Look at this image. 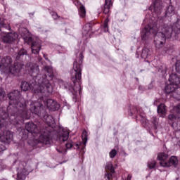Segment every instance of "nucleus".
<instances>
[{"label": "nucleus", "instance_id": "nucleus-25", "mask_svg": "<svg viewBox=\"0 0 180 180\" xmlns=\"http://www.w3.org/2000/svg\"><path fill=\"white\" fill-rule=\"evenodd\" d=\"M158 113H161L164 116L166 113L165 105L162 103L158 106Z\"/></svg>", "mask_w": 180, "mask_h": 180}, {"label": "nucleus", "instance_id": "nucleus-11", "mask_svg": "<svg viewBox=\"0 0 180 180\" xmlns=\"http://www.w3.org/2000/svg\"><path fill=\"white\" fill-rule=\"evenodd\" d=\"M24 40L25 43L30 44L32 54H39L40 53L41 43H40L39 40H34L32 37H24Z\"/></svg>", "mask_w": 180, "mask_h": 180}, {"label": "nucleus", "instance_id": "nucleus-36", "mask_svg": "<svg viewBox=\"0 0 180 180\" xmlns=\"http://www.w3.org/2000/svg\"><path fill=\"white\" fill-rule=\"evenodd\" d=\"M56 150L60 154H65V149L63 148H57Z\"/></svg>", "mask_w": 180, "mask_h": 180}, {"label": "nucleus", "instance_id": "nucleus-17", "mask_svg": "<svg viewBox=\"0 0 180 180\" xmlns=\"http://www.w3.org/2000/svg\"><path fill=\"white\" fill-rule=\"evenodd\" d=\"M68 137H70V132L67 130H63L58 135V141L60 143H64V141H67L68 140Z\"/></svg>", "mask_w": 180, "mask_h": 180}, {"label": "nucleus", "instance_id": "nucleus-13", "mask_svg": "<svg viewBox=\"0 0 180 180\" xmlns=\"http://www.w3.org/2000/svg\"><path fill=\"white\" fill-rule=\"evenodd\" d=\"M161 9H162V1L161 0H155L153 6L150 7V11L158 13V15H160Z\"/></svg>", "mask_w": 180, "mask_h": 180}, {"label": "nucleus", "instance_id": "nucleus-33", "mask_svg": "<svg viewBox=\"0 0 180 180\" xmlns=\"http://www.w3.org/2000/svg\"><path fill=\"white\" fill-rule=\"evenodd\" d=\"M116 154H117L116 150L112 149L109 153L110 158H115V157H116Z\"/></svg>", "mask_w": 180, "mask_h": 180}, {"label": "nucleus", "instance_id": "nucleus-29", "mask_svg": "<svg viewBox=\"0 0 180 180\" xmlns=\"http://www.w3.org/2000/svg\"><path fill=\"white\" fill-rule=\"evenodd\" d=\"M82 139L84 144H86V141H88V132L86 130H84L82 134Z\"/></svg>", "mask_w": 180, "mask_h": 180}, {"label": "nucleus", "instance_id": "nucleus-20", "mask_svg": "<svg viewBox=\"0 0 180 180\" xmlns=\"http://www.w3.org/2000/svg\"><path fill=\"white\" fill-rule=\"evenodd\" d=\"M26 175H27V170H26V168L23 167L18 169V172L17 174V180L26 179Z\"/></svg>", "mask_w": 180, "mask_h": 180}, {"label": "nucleus", "instance_id": "nucleus-31", "mask_svg": "<svg viewBox=\"0 0 180 180\" xmlns=\"http://www.w3.org/2000/svg\"><path fill=\"white\" fill-rule=\"evenodd\" d=\"M148 167L150 169H153V168H155V160L149 161L148 162Z\"/></svg>", "mask_w": 180, "mask_h": 180}, {"label": "nucleus", "instance_id": "nucleus-27", "mask_svg": "<svg viewBox=\"0 0 180 180\" xmlns=\"http://www.w3.org/2000/svg\"><path fill=\"white\" fill-rule=\"evenodd\" d=\"M174 51V46H167L164 49L163 54H172Z\"/></svg>", "mask_w": 180, "mask_h": 180}, {"label": "nucleus", "instance_id": "nucleus-35", "mask_svg": "<svg viewBox=\"0 0 180 180\" xmlns=\"http://www.w3.org/2000/svg\"><path fill=\"white\" fill-rule=\"evenodd\" d=\"M176 71L180 74V60H177L176 63Z\"/></svg>", "mask_w": 180, "mask_h": 180}, {"label": "nucleus", "instance_id": "nucleus-7", "mask_svg": "<svg viewBox=\"0 0 180 180\" xmlns=\"http://www.w3.org/2000/svg\"><path fill=\"white\" fill-rule=\"evenodd\" d=\"M39 96L40 97L38 101H34L39 102L38 105L36 106L38 111L43 112V109H44V108H46V109H49V110H53V112L60 109V105L56 101L53 99L44 100L43 96H46L41 94L39 95Z\"/></svg>", "mask_w": 180, "mask_h": 180}, {"label": "nucleus", "instance_id": "nucleus-9", "mask_svg": "<svg viewBox=\"0 0 180 180\" xmlns=\"http://www.w3.org/2000/svg\"><path fill=\"white\" fill-rule=\"evenodd\" d=\"M13 139V134L10 131H4L0 134V153L6 150V146Z\"/></svg>", "mask_w": 180, "mask_h": 180}, {"label": "nucleus", "instance_id": "nucleus-42", "mask_svg": "<svg viewBox=\"0 0 180 180\" xmlns=\"http://www.w3.org/2000/svg\"><path fill=\"white\" fill-rule=\"evenodd\" d=\"M75 5H76V6H79V3L78 1V0H75Z\"/></svg>", "mask_w": 180, "mask_h": 180}, {"label": "nucleus", "instance_id": "nucleus-23", "mask_svg": "<svg viewBox=\"0 0 180 180\" xmlns=\"http://www.w3.org/2000/svg\"><path fill=\"white\" fill-rule=\"evenodd\" d=\"M152 52L150 51V49L147 48V47H144L142 50V53H141V58H148L149 56H151Z\"/></svg>", "mask_w": 180, "mask_h": 180}, {"label": "nucleus", "instance_id": "nucleus-2", "mask_svg": "<svg viewBox=\"0 0 180 180\" xmlns=\"http://www.w3.org/2000/svg\"><path fill=\"white\" fill-rule=\"evenodd\" d=\"M28 68L30 74L34 78L35 84H30L27 82H22L21 83L22 91H26L32 89L35 95H43L44 96H50L53 94V86L51 81L54 73L53 72V68L50 66H45L41 73L39 74V65L36 63H29L25 65Z\"/></svg>", "mask_w": 180, "mask_h": 180}, {"label": "nucleus", "instance_id": "nucleus-30", "mask_svg": "<svg viewBox=\"0 0 180 180\" xmlns=\"http://www.w3.org/2000/svg\"><path fill=\"white\" fill-rule=\"evenodd\" d=\"M108 23H109V16L106 18L103 25L104 32H109V25H108Z\"/></svg>", "mask_w": 180, "mask_h": 180}, {"label": "nucleus", "instance_id": "nucleus-32", "mask_svg": "<svg viewBox=\"0 0 180 180\" xmlns=\"http://www.w3.org/2000/svg\"><path fill=\"white\" fill-rule=\"evenodd\" d=\"M6 94L5 93V91L4 89H0V101H4V98H5Z\"/></svg>", "mask_w": 180, "mask_h": 180}, {"label": "nucleus", "instance_id": "nucleus-41", "mask_svg": "<svg viewBox=\"0 0 180 180\" xmlns=\"http://www.w3.org/2000/svg\"><path fill=\"white\" fill-rule=\"evenodd\" d=\"M155 129H157V117H153V122Z\"/></svg>", "mask_w": 180, "mask_h": 180}, {"label": "nucleus", "instance_id": "nucleus-6", "mask_svg": "<svg viewBox=\"0 0 180 180\" xmlns=\"http://www.w3.org/2000/svg\"><path fill=\"white\" fill-rule=\"evenodd\" d=\"M39 102H31L30 110L31 113H34V115H37L39 117H41L44 120V122L47 124L48 127H45L44 129L47 130H51L56 127V120L51 115H47L46 112V109H42V111L37 110V108H36L39 105Z\"/></svg>", "mask_w": 180, "mask_h": 180}, {"label": "nucleus", "instance_id": "nucleus-4", "mask_svg": "<svg viewBox=\"0 0 180 180\" xmlns=\"http://www.w3.org/2000/svg\"><path fill=\"white\" fill-rule=\"evenodd\" d=\"M26 50L21 49L19 52L15 55L16 61L12 65L13 60L11 56H6L0 60V68L5 72V74H8V75H13V77H17L19 75V72H20V70H22L25 65L23 62H19L22 58H23L24 56H26Z\"/></svg>", "mask_w": 180, "mask_h": 180}, {"label": "nucleus", "instance_id": "nucleus-38", "mask_svg": "<svg viewBox=\"0 0 180 180\" xmlns=\"http://www.w3.org/2000/svg\"><path fill=\"white\" fill-rule=\"evenodd\" d=\"M51 16H52V18H53V19H58V18H60L59 16H58V14H57V13H56V12H51Z\"/></svg>", "mask_w": 180, "mask_h": 180}, {"label": "nucleus", "instance_id": "nucleus-5", "mask_svg": "<svg viewBox=\"0 0 180 180\" xmlns=\"http://www.w3.org/2000/svg\"><path fill=\"white\" fill-rule=\"evenodd\" d=\"M84 60V56L82 55V53L79 54V58L76 59V60L74 62L73 64V69L71 71V77H72V81L74 84V86L72 85L69 84L68 86H65V88L66 89H69L70 92H72L73 96V99L75 102H77V94H81V92L82 91V88H81V84H79V82L77 83V81L81 80V77L82 76V63Z\"/></svg>", "mask_w": 180, "mask_h": 180}, {"label": "nucleus", "instance_id": "nucleus-1", "mask_svg": "<svg viewBox=\"0 0 180 180\" xmlns=\"http://www.w3.org/2000/svg\"><path fill=\"white\" fill-rule=\"evenodd\" d=\"M9 105L0 108V129L6 127L8 120L12 124H19L20 120L30 119V112L26 108V101L20 96V92L14 90L8 94Z\"/></svg>", "mask_w": 180, "mask_h": 180}, {"label": "nucleus", "instance_id": "nucleus-34", "mask_svg": "<svg viewBox=\"0 0 180 180\" xmlns=\"http://www.w3.org/2000/svg\"><path fill=\"white\" fill-rule=\"evenodd\" d=\"M174 112L180 115V104H178L174 107Z\"/></svg>", "mask_w": 180, "mask_h": 180}, {"label": "nucleus", "instance_id": "nucleus-39", "mask_svg": "<svg viewBox=\"0 0 180 180\" xmlns=\"http://www.w3.org/2000/svg\"><path fill=\"white\" fill-rule=\"evenodd\" d=\"M66 148H72V143L68 142L65 144Z\"/></svg>", "mask_w": 180, "mask_h": 180}, {"label": "nucleus", "instance_id": "nucleus-37", "mask_svg": "<svg viewBox=\"0 0 180 180\" xmlns=\"http://www.w3.org/2000/svg\"><path fill=\"white\" fill-rule=\"evenodd\" d=\"M168 119H169V120H170V122H174V120H175V119H176V117L174 114H170L168 116Z\"/></svg>", "mask_w": 180, "mask_h": 180}, {"label": "nucleus", "instance_id": "nucleus-19", "mask_svg": "<svg viewBox=\"0 0 180 180\" xmlns=\"http://www.w3.org/2000/svg\"><path fill=\"white\" fill-rule=\"evenodd\" d=\"M162 165V167H171L172 165L176 167L178 165V158L175 156H172L167 162H163Z\"/></svg>", "mask_w": 180, "mask_h": 180}, {"label": "nucleus", "instance_id": "nucleus-10", "mask_svg": "<svg viewBox=\"0 0 180 180\" xmlns=\"http://www.w3.org/2000/svg\"><path fill=\"white\" fill-rule=\"evenodd\" d=\"M44 127L43 124H34L33 122H27L25 124V130L32 134L33 137H36V136H39L41 132V129Z\"/></svg>", "mask_w": 180, "mask_h": 180}, {"label": "nucleus", "instance_id": "nucleus-16", "mask_svg": "<svg viewBox=\"0 0 180 180\" xmlns=\"http://www.w3.org/2000/svg\"><path fill=\"white\" fill-rule=\"evenodd\" d=\"M167 27L169 29L172 30V34H179L180 33V20L178 19L176 20V22L172 25V26H169L168 25H167Z\"/></svg>", "mask_w": 180, "mask_h": 180}, {"label": "nucleus", "instance_id": "nucleus-24", "mask_svg": "<svg viewBox=\"0 0 180 180\" xmlns=\"http://www.w3.org/2000/svg\"><path fill=\"white\" fill-rule=\"evenodd\" d=\"M173 15H175V8L169 5L166 10V16H173Z\"/></svg>", "mask_w": 180, "mask_h": 180}, {"label": "nucleus", "instance_id": "nucleus-28", "mask_svg": "<svg viewBox=\"0 0 180 180\" xmlns=\"http://www.w3.org/2000/svg\"><path fill=\"white\" fill-rule=\"evenodd\" d=\"M4 27L8 29V30L11 29L9 25L5 24V20L0 18V29H4Z\"/></svg>", "mask_w": 180, "mask_h": 180}, {"label": "nucleus", "instance_id": "nucleus-18", "mask_svg": "<svg viewBox=\"0 0 180 180\" xmlns=\"http://www.w3.org/2000/svg\"><path fill=\"white\" fill-rule=\"evenodd\" d=\"M82 34L85 37H91L92 34V25H91L90 23L86 24L83 27Z\"/></svg>", "mask_w": 180, "mask_h": 180}, {"label": "nucleus", "instance_id": "nucleus-21", "mask_svg": "<svg viewBox=\"0 0 180 180\" xmlns=\"http://www.w3.org/2000/svg\"><path fill=\"white\" fill-rule=\"evenodd\" d=\"M112 0H105L104 6L103 8V12L105 13V15H109V12H110V8H112Z\"/></svg>", "mask_w": 180, "mask_h": 180}, {"label": "nucleus", "instance_id": "nucleus-22", "mask_svg": "<svg viewBox=\"0 0 180 180\" xmlns=\"http://www.w3.org/2000/svg\"><path fill=\"white\" fill-rule=\"evenodd\" d=\"M158 159L160 161V165L162 167V162H167L168 154L165 153H160L158 155Z\"/></svg>", "mask_w": 180, "mask_h": 180}, {"label": "nucleus", "instance_id": "nucleus-3", "mask_svg": "<svg viewBox=\"0 0 180 180\" xmlns=\"http://www.w3.org/2000/svg\"><path fill=\"white\" fill-rule=\"evenodd\" d=\"M153 36H155L154 43L156 49H162L167 39L172 37V30L167 27V25L159 27L158 24H153L146 25L141 32V37L143 41Z\"/></svg>", "mask_w": 180, "mask_h": 180}, {"label": "nucleus", "instance_id": "nucleus-12", "mask_svg": "<svg viewBox=\"0 0 180 180\" xmlns=\"http://www.w3.org/2000/svg\"><path fill=\"white\" fill-rule=\"evenodd\" d=\"M51 129H46L44 127L39 134L38 143L46 145L50 144L51 141Z\"/></svg>", "mask_w": 180, "mask_h": 180}, {"label": "nucleus", "instance_id": "nucleus-40", "mask_svg": "<svg viewBox=\"0 0 180 180\" xmlns=\"http://www.w3.org/2000/svg\"><path fill=\"white\" fill-rule=\"evenodd\" d=\"M141 117V122H143V123H147V119L146 118V117H143L141 115H140Z\"/></svg>", "mask_w": 180, "mask_h": 180}, {"label": "nucleus", "instance_id": "nucleus-14", "mask_svg": "<svg viewBox=\"0 0 180 180\" xmlns=\"http://www.w3.org/2000/svg\"><path fill=\"white\" fill-rule=\"evenodd\" d=\"M18 39V34L17 33H8L4 35L2 38V41L4 43H13L15 39Z\"/></svg>", "mask_w": 180, "mask_h": 180}, {"label": "nucleus", "instance_id": "nucleus-45", "mask_svg": "<svg viewBox=\"0 0 180 180\" xmlns=\"http://www.w3.org/2000/svg\"><path fill=\"white\" fill-rule=\"evenodd\" d=\"M34 140H37V139H34Z\"/></svg>", "mask_w": 180, "mask_h": 180}, {"label": "nucleus", "instance_id": "nucleus-8", "mask_svg": "<svg viewBox=\"0 0 180 180\" xmlns=\"http://www.w3.org/2000/svg\"><path fill=\"white\" fill-rule=\"evenodd\" d=\"M169 84H167L165 88L166 94H173V98L175 99H180V94L175 92L178 89V85L180 84V77L176 74H172L169 78Z\"/></svg>", "mask_w": 180, "mask_h": 180}, {"label": "nucleus", "instance_id": "nucleus-15", "mask_svg": "<svg viewBox=\"0 0 180 180\" xmlns=\"http://www.w3.org/2000/svg\"><path fill=\"white\" fill-rule=\"evenodd\" d=\"M105 169L110 172V173H108V172L105 173V180H112V174H114L115 172V168L113 167V165L112 164V162H109L107 163L105 166Z\"/></svg>", "mask_w": 180, "mask_h": 180}, {"label": "nucleus", "instance_id": "nucleus-44", "mask_svg": "<svg viewBox=\"0 0 180 180\" xmlns=\"http://www.w3.org/2000/svg\"><path fill=\"white\" fill-rule=\"evenodd\" d=\"M38 60H39V61H41L42 58H39Z\"/></svg>", "mask_w": 180, "mask_h": 180}, {"label": "nucleus", "instance_id": "nucleus-26", "mask_svg": "<svg viewBox=\"0 0 180 180\" xmlns=\"http://www.w3.org/2000/svg\"><path fill=\"white\" fill-rule=\"evenodd\" d=\"M79 15L81 16V18H85V15H86L85 7L82 5H81L79 8Z\"/></svg>", "mask_w": 180, "mask_h": 180}, {"label": "nucleus", "instance_id": "nucleus-43", "mask_svg": "<svg viewBox=\"0 0 180 180\" xmlns=\"http://www.w3.org/2000/svg\"><path fill=\"white\" fill-rule=\"evenodd\" d=\"M127 180H131V174H129L127 176Z\"/></svg>", "mask_w": 180, "mask_h": 180}, {"label": "nucleus", "instance_id": "nucleus-46", "mask_svg": "<svg viewBox=\"0 0 180 180\" xmlns=\"http://www.w3.org/2000/svg\"><path fill=\"white\" fill-rule=\"evenodd\" d=\"M78 147V144L76 145Z\"/></svg>", "mask_w": 180, "mask_h": 180}]
</instances>
